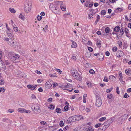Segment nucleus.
<instances>
[{"label":"nucleus","mask_w":131,"mask_h":131,"mask_svg":"<svg viewBox=\"0 0 131 131\" xmlns=\"http://www.w3.org/2000/svg\"><path fill=\"white\" fill-rule=\"evenodd\" d=\"M19 17L23 21L25 19V18L24 16L23 15H22L21 14L19 15Z\"/></svg>","instance_id":"18"},{"label":"nucleus","mask_w":131,"mask_h":131,"mask_svg":"<svg viewBox=\"0 0 131 131\" xmlns=\"http://www.w3.org/2000/svg\"><path fill=\"white\" fill-rule=\"evenodd\" d=\"M31 97L32 99H36V97L35 96L34 94H32V95Z\"/></svg>","instance_id":"62"},{"label":"nucleus","mask_w":131,"mask_h":131,"mask_svg":"<svg viewBox=\"0 0 131 131\" xmlns=\"http://www.w3.org/2000/svg\"><path fill=\"white\" fill-rule=\"evenodd\" d=\"M106 119V117H102L99 120L100 121L102 122V121H104Z\"/></svg>","instance_id":"35"},{"label":"nucleus","mask_w":131,"mask_h":131,"mask_svg":"<svg viewBox=\"0 0 131 131\" xmlns=\"http://www.w3.org/2000/svg\"><path fill=\"white\" fill-rule=\"evenodd\" d=\"M25 109L21 108H19L18 109V111L21 113H24Z\"/></svg>","instance_id":"23"},{"label":"nucleus","mask_w":131,"mask_h":131,"mask_svg":"<svg viewBox=\"0 0 131 131\" xmlns=\"http://www.w3.org/2000/svg\"><path fill=\"white\" fill-rule=\"evenodd\" d=\"M49 8H50L52 10L54 11L57 10L56 7H55L54 5L53 4H50L49 6Z\"/></svg>","instance_id":"9"},{"label":"nucleus","mask_w":131,"mask_h":131,"mask_svg":"<svg viewBox=\"0 0 131 131\" xmlns=\"http://www.w3.org/2000/svg\"><path fill=\"white\" fill-rule=\"evenodd\" d=\"M56 70L58 73H61V72H62V71L60 69H56Z\"/></svg>","instance_id":"60"},{"label":"nucleus","mask_w":131,"mask_h":131,"mask_svg":"<svg viewBox=\"0 0 131 131\" xmlns=\"http://www.w3.org/2000/svg\"><path fill=\"white\" fill-rule=\"evenodd\" d=\"M30 111L28 110H26L25 109L24 110V113H30Z\"/></svg>","instance_id":"51"},{"label":"nucleus","mask_w":131,"mask_h":131,"mask_svg":"<svg viewBox=\"0 0 131 131\" xmlns=\"http://www.w3.org/2000/svg\"><path fill=\"white\" fill-rule=\"evenodd\" d=\"M8 36L10 39L13 38V34L11 33L7 32V33Z\"/></svg>","instance_id":"20"},{"label":"nucleus","mask_w":131,"mask_h":131,"mask_svg":"<svg viewBox=\"0 0 131 131\" xmlns=\"http://www.w3.org/2000/svg\"><path fill=\"white\" fill-rule=\"evenodd\" d=\"M118 77H119V79L123 78L122 74V73H120L119 74Z\"/></svg>","instance_id":"56"},{"label":"nucleus","mask_w":131,"mask_h":131,"mask_svg":"<svg viewBox=\"0 0 131 131\" xmlns=\"http://www.w3.org/2000/svg\"><path fill=\"white\" fill-rule=\"evenodd\" d=\"M4 80L0 78V85H4Z\"/></svg>","instance_id":"27"},{"label":"nucleus","mask_w":131,"mask_h":131,"mask_svg":"<svg viewBox=\"0 0 131 131\" xmlns=\"http://www.w3.org/2000/svg\"><path fill=\"white\" fill-rule=\"evenodd\" d=\"M52 98H50L48 99L47 100V101L49 102H50L52 101Z\"/></svg>","instance_id":"54"},{"label":"nucleus","mask_w":131,"mask_h":131,"mask_svg":"<svg viewBox=\"0 0 131 131\" xmlns=\"http://www.w3.org/2000/svg\"><path fill=\"white\" fill-rule=\"evenodd\" d=\"M117 48L115 46L114 47H113L112 49V50L113 51H116L117 50Z\"/></svg>","instance_id":"47"},{"label":"nucleus","mask_w":131,"mask_h":131,"mask_svg":"<svg viewBox=\"0 0 131 131\" xmlns=\"http://www.w3.org/2000/svg\"><path fill=\"white\" fill-rule=\"evenodd\" d=\"M98 131H103V128H99L98 130Z\"/></svg>","instance_id":"64"},{"label":"nucleus","mask_w":131,"mask_h":131,"mask_svg":"<svg viewBox=\"0 0 131 131\" xmlns=\"http://www.w3.org/2000/svg\"><path fill=\"white\" fill-rule=\"evenodd\" d=\"M113 89V88H110V89H107L106 90V92L107 93H109Z\"/></svg>","instance_id":"46"},{"label":"nucleus","mask_w":131,"mask_h":131,"mask_svg":"<svg viewBox=\"0 0 131 131\" xmlns=\"http://www.w3.org/2000/svg\"><path fill=\"white\" fill-rule=\"evenodd\" d=\"M30 10V8H29V7L28 8L27 7H26L25 8V10L27 13L29 12Z\"/></svg>","instance_id":"30"},{"label":"nucleus","mask_w":131,"mask_h":131,"mask_svg":"<svg viewBox=\"0 0 131 131\" xmlns=\"http://www.w3.org/2000/svg\"><path fill=\"white\" fill-rule=\"evenodd\" d=\"M59 125L61 127H62L64 125V123L62 121H60L59 123Z\"/></svg>","instance_id":"40"},{"label":"nucleus","mask_w":131,"mask_h":131,"mask_svg":"<svg viewBox=\"0 0 131 131\" xmlns=\"http://www.w3.org/2000/svg\"><path fill=\"white\" fill-rule=\"evenodd\" d=\"M125 73L127 75H131V69L128 70V71L127 70H125Z\"/></svg>","instance_id":"19"},{"label":"nucleus","mask_w":131,"mask_h":131,"mask_svg":"<svg viewBox=\"0 0 131 131\" xmlns=\"http://www.w3.org/2000/svg\"><path fill=\"white\" fill-rule=\"evenodd\" d=\"M27 87L28 89H32V90L33 89L34 87L32 85L30 84L28 85Z\"/></svg>","instance_id":"33"},{"label":"nucleus","mask_w":131,"mask_h":131,"mask_svg":"<svg viewBox=\"0 0 131 131\" xmlns=\"http://www.w3.org/2000/svg\"><path fill=\"white\" fill-rule=\"evenodd\" d=\"M31 108L33 113L35 114H38L40 112V107L38 105L36 106L33 108H32V107Z\"/></svg>","instance_id":"3"},{"label":"nucleus","mask_w":131,"mask_h":131,"mask_svg":"<svg viewBox=\"0 0 131 131\" xmlns=\"http://www.w3.org/2000/svg\"><path fill=\"white\" fill-rule=\"evenodd\" d=\"M113 95L111 94H108L107 96V98L109 99H111Z\"/></svg>","instance_id":"38"},{"label":"nucleus","mask_w":131,"mask_h":131,"mask_svg":"<svg viewBox=\"0 0 131 131\" xmlns=\"http://www.w3.org/2000/svg\"><path fill=\"white\" fill-rule=\"evenodd\" d=\"M85 56L87 57H90L91 56V53L90 52H87L85 55Z\"/></svg>","instance_id":"22"},{"label":"nucleus","mask_w":131,"mask_h":131,"mask_svg":"<svg viewBox=\"0 0 131 131\" xmlns=\"http://www.w3.org/2000/svg\"><path fill=\"white\" fill-rule=\"evenodd\" d=\"M123 52L122 51H119L117 52L116 54L117 57H120L121 56L123 55Z\"/></svg>","instance_id":"8"},{"label":"nucleus","mask_w":131,"mask_h":131,"mask_svg":"<svg viewBox=\"0 0 131 131\" xmlns=\"http://www.w3.org/2000/svg\"><path fill=\"white\" fill-rule=\"evenodd\" d=\"M118 44L119 45V47H121L122 46V43L121 41H118Z\"/></svg>","instance_id":"41"},{"label":"nucleus","mask_w":131,"mask_h":131,"mask_svg":"<svg viewBox=\"0 0 131 131\" xmlns=\"http://www.w3.org/2000/svg\"><path fill=\"white\" fill-rule=\"evenodd\" d=\"M77 46V45L76 43L74 41H72V44L71 45V47L72 48H75Z\"/></svg>","instance_id":"13"},{"label":"nucleus","mask_w":131,"mask_h":131,"mask_svg":"<svg viewBox=\"0 0 131 131\" xmlns=\"http://www.w3.org/2000/svg\"><path fill=\"white\" fill-rule=\"evenodd\" d=\"M97 97L95 105L98 107H99L102 104V100L100 97L97 96Z\"/></svg>","instance_id":"4"},{"label":"nucleus","mask_w":131,"mask_h":131,"mask_svg":"<svg viewBox=\"0 0 131 131\" xmlns=\"http://www.w3.org/2000/svg\"><path fill=\"white\" fill-rule=\"evenodd\" d=\"M8 120V119L6 118H4L2 119V121L3 122H5Z\"/></svg>","instance_id":"63"},{"label":"nucleus","mask_w":131,"mask_h":131,"mask_svg":"<svg viewBox=\"0 0 131 131\" xmlns=\"http://www.w3.org/2000/svg\"><path fill=\"white\" fill-rule=\"evenodd\" d=\"M13 29L15 32L18 31V28L17 27H13Z\"/></svg>","instance_id":"49"},{"label":"nucleus","mask_w":131,"mask_h":131,"mask_svg":"<svg viewBox=\"0 0 131 131\" xmlns=\"http://www.w3.org/2000/svg\"><path fill=\"white\" fill-rule=\"evenodd\" d=\"M73 77L75 79L80 81H81L82 80L81 77L78 73V74H76L75 75H74Z\"/></svg>","instance_id":"7"},{"label":"nucleus","mask_w":131,"mask_h":131,"mask_svg":"<svg viewBox=\"0 0 131 131\" xmlns=\"http://www.w3.org/2000/svg\"><path fill=\"white\" fill-rule=\"evenodd\" d=\"M106 13V12L105 10H102L101 12V14L102 15H104Z\"/></svg>","instance_id":"43"},{"label":"nucleus","mask_w":131,"mask_h":131,"mask_svg":"<svg viewBox=\"0 0 131 131\" xmlns=\"http://www.w3.org/2000/svg\"><path fill=\"white\" fill-rule=\"evenodd\" d=\"M109 78L110 79L113 81L116 79V78L114 76L111 75L109 76Z\"/></svg>","instance_id":"14"},{"label":"nucleus","mask_w":131,"mask_h":131,"mask_svg":"<svg viewBox=\"0 0 131 131\" xmlns=\"http://www.w3.org/2000/svg\"><path fill=\"white\" fill-rule=\"evenodd\" d=\"M9 57L13 62H15V61L16 60H17L19 59V56L18 54H16L13 53H10L9 56Z\"/></svg>","instance_id":"2"},{"label":"nucleus","mask_w":131,"mask_h":131,"mask_svg":"<svg viewBox=\"0 0 131 131\" xmlns=\"http://www.w3.org/2000/svg\"><path fill=\"white\" fill-rule=\"evenodd\" d=\"M56 112L59 113H61V109L59 108H57L56 109Z\"/></svg>","instance_id":"32"},{"label":"nucleus","mask_w":131,"mask_h":131,"mask_svg":"<svg viewBox=\"0 0 131 131\" xmlns=\"http://www.w3.org/2000/svg\"><path fill=\"white\" fill-rule=\"evenodd\" d=\"M69 128L68 126H66L63 129L64 131H66V130H68L69 129Z\"/></svg>","instance_id":"37"},{"label":"nucleus","mask_w":131,"mask_h":131,"mask_svg":"<svg viewBox=\"0 0 131 131\" xmlns=\"http://www.w3.org/2000/svg\"><path fill=\"white\" fill-rule=\"evenodd\" d=\"M56 74L55 73H54L53 74H50V76L51 77H57V76L56 75Z\"/></svg>","instance_id":"29"},{"label":"nucleus","mask_w":131,"mask_h":131,"mask_svg":"<svg viewBox=\"0 0 131 131\" xmlns=\"http://www.w3.org/2000/svg\"><path fill=\"white\" fill-rule=\"evenodd\" d=\"M99 56H100L101 57H98L99 58V60H100L102 61L104 59V56L103 55V54L102 53H101V54H100V55H99Z\"/></svg>","instance_id":"16"},{"label":"nucleus","mask_w":131,"mask_h":131,"mask_svg":"<svg viewBox=\"0 0 131 131\" xmlns=\"http://www.w3.org/2000/svg\"><path fill=\"white\" fill-rule=\"evenodd\" d=\"M94 129L91 126L88 128L87 131H94Z\"/></svg>","instance_id":"28"},{"label":"nucleus","mask_w":131,"mask_h":131,"mask_svg":"<svg viewBox=\"0 0 131 131\" xmlns=\"http://www.w3.org/2000/svg\"><path fill=\"white\" fill-rule=\"evenodd\" d=\"M42 17L38 15L37 17V19L38 20H40L42 18Z\"/></svg>","instance_id":"36"},{"label":"nucleus","mask_w":131,"mask_h":131,"mask_svg":"<svg viewBox=\"0 0 131 131\" xmlns=\"http://www.w3.org/2000/svg\"><path fill=\"white\" fill-rule=\"evenodd\" d=\"M64 109L65 111H68V105H67L64 107Z\"/></svg>","instance_id":"42"},{"label":"nucleus","mask_w":131,"mask_h":131,"mask_svg":"<svg viewBox=\"0 0 131 131\" xmlns=\"http://www.w3.org/2000/svg\"><path fill=\"white\" fill-rule=\"evenodd\" d=\"M81 115H75L68 118L67 121L69 123L71 122H75L81 119Z\"/></svg>","instance_id":"1"},{"label":"nucleus","mask_w":131,"mask_h":131,"mask_svg":"<svg viewBox=\"0 0 131 131\" xmlns=\"http://www.w3.org/2000/svg\"><path fill=\"white\" fill-rule=\"evenodd\" d=\"M116 92L118 94H119V88L118 87H117L116 88Z\"/></svg>","instance_id":"59"},{"label":"nucleus","mask_w":131,"mask_h":131,"mask_svg":"<svg viewBox=\"0 0 131 131\" xmlns=\"http://www.w3.org/2000/svg\"><path fill=\"white\" fill-rule=\"evenodd\" d=\"M116 11L117 10L118 11H119L120 12H121L122 10V9L120 8H117L116 9Z\"/></svg>","instance_id":"53"},{"label":"nucleus","mask_w":131,"mask_h":131,"mask_svg":"<svg viewBox=\"0 0 131 131\" xmlns=\"http://www.w3.org/2000/svg\"><path fill=\"white\" fill-rule=\"evenodd\" d=\"M9 10L10 12L12 13H14L16 12L15 10L13 8H10L9 9Z\"/></svg>","instance_id":"24"},{"label":"nucleus","mask_w":131,"mask_h":131,"mask_svg":"<svg viewBox=\"0 0 131 131\" xmlns=\"http://www.w3.org/2000/svg\"><path fill=\"white\" fill-rule=\"evenodd\" d=\"M124 30V28L122 27L120 30V32L122 33V35H123L124 33L123 30Z\"/></svg>","instance_id":"31"},{"label":"nucleus","mask_w":131,"mask_h":131,"mask_svg":"<svg viewBox=\"0 0 131 131\" xmlns=\"http://www.w3.org/2000/svg\"><path fill=\"white\" fill-rule=\"evenodd\" d=\"M71 73L72 76L73 77H74V75H75L76 74H78V73L77 71V70L74 69L71 70Z\"/></svg>","instance_id":"10"},{"label":"nucleus","mask_w":131,"mask_h":131,"mask_svg":"<svg viewBox=\"0 0 131 131\" xmlns=\"http://www.w3.org/2000/svg\"><path fill=\"white\" fill-rule=\"evenodd\" d=\"M110 30V28L108 27H107L105 29V31L106 33H108L109 32Z\"/></svg>","instance_id":"26"},{"label":"nucleus","mask_w":131,"mask_h":131,"mask_svg":"<svg viewBox=\"0 0 131 131\" xmlns=\"http://www.w3.org/2000/svg\"><path fill=\"white\" fill-rule=\"evenodd\" d=\"M101 41L99 39H98L97 40L96 45L99 48H100L101 47V43H100Z\"/></svg>","instance_id":"12"},{"label":"nucleus","mask_w":131,"mask_h":131,"mask_svg":"<svg viewBox=\"0 0 131 131\" xmlns=\"http://www.w3.org/2000/svg\"><path fill=\"white\" fill-rule=\"evenodd\" d=\"M62 87L63 89H66L67 88H68L70 89H71L72 88V84H71L68 83L62 85Z\"/></svg>","instance_id":"6"},{"label":"nucleus","mask_w":131,"mask_h":131,"mask_svg":"<svg viewBox=\"0 0 131 131\" xmlns=\"http://www.w3.org/2000/svg\"><path fill=\"white\" fill-rule=\"evenodd\" d=\"M96 12L95 11L94 9H92L91 11H90V13L91 14V15H92V16H93V15L95 14Z\"/></svg>","instance_id":"25"},{"label":"nucleus","mask_w":131,"mask_h":131,"mask_svg":"<svg viewBox=\"0 0 131 131\" xmlns=\"http://www.w3.org/2000/svg\"><path fill=\"white\" fill-rule=\"evenodd\" d=\"M93 16H92V15H91V14H89L88 15V18L89 19H91L92 18H93V17H92Z\"/></svg>","instance_id":"57"},{"label":"nucleus","mask_w":131,"mask_h":131,"mask_svg":"<svg viewBox=\"0 0 131 131\" xmlns=\"http://www.w3.org/2000/svg\"><path fill=\"white\" fill-rule=\"evenodd\" d=\"M120 29V28L118 26H117L114 28V31L116 32H118Z\"/></svg>","instance_id":"17"},{"label":"nucleus","mask_w":131,"mask_h":131,"mask_svg":"<svg viewBox=\"0 0 131 131\" xmlns=\"http://www.w3.org/2000/svg\"><path fill=\"white\" fill-rule=\"evenodd\" d=\"M104 127L105 128H107L110 125L109 123H107V122L106 121L104 123Z\"/></svg>","instance_id":"21"},{"label":"nucleus","mask_w":131,"mask_h":131,"mask_svg":"<svg viewBox=\"0 0 131 131\" xmlns=\"http://www.w3.org/2000/svg\"><path fill=\"white\" fill-rule=\"evenodd\" d=\"M114 117H112L106 121L110 125L113 121L114 120Z\"/></svg>","instance_id":"11"},{"label":"nucleus","mask_w":131,"mask_h":131,"mask_svg":"<svg viewBox=\"0 0 131 131\" xmlns=\"http://www.w3.org/2000/svg\"><path fill=\"white\" fill-rule=\"evenodd\" d=\"M71 59H73L75 60L76 59V56H75L74 55H73L72 56V57L71 58Z\"/></svg>","instance_id":"55"},{"label":"nucleus","mask_w":131,"mask_h":131,"mask_svg":"<svg viewBox=\"0 0 131 131\" xmlns=\"http://www.w3.org/2000/svg\"><path fill=\"white\" fill-rule=\"evenodd\" d=\"M88 49L89 51L92 52L93 51V49L91 47H89L88 48Z\"/></svg>","instance_id":"58"},{"label":"nucleus","mask_w":131,"mask_h":131,"mask_svg":"<svg viewBox=\"0 0 131 131\" xmlns=\"http://www.w3.org/2000/svg\"><path fill=\"white\" fill-rule=\"evenodd\" d=\"M53 84V82L51 80H49L46 83L45 86L48 88H50Z\"/></svg>","instance_id":"5"},{"label":"nucleus","mask_w":131,"mask_h":131,"mask_svg":"<svg viewBox=\"0 0 131 131\" xmlns=\"http://www.w3.org/2000/svg\"><path fill=\"white\" fill-rule=\"evenodd\" d=\"M61 9L63 11H65L66 10V6L64 5H61L60 6Z\"/></svg>","instance_id":"15"},{"label":"nucleus","mask_w":131,"mask_h":131,"mask_svg":"<svg viewBox=\"0 0 131 131\" xmlns=\"http://www.w3.org/2000/svg\"><path fill=\"white\" fill-rule=\"evenodd\" d=\"M49 108L50 109L53 110L54 108V106L52 105H50L49 107Z\"/></svg>","instance_id":"48"},{"label":"nucleus","mask_w":131,"mask_h":131,"mask_svg":"<svg viewBox=\"0 0 131 131\" xmlns=\"http://www.w3.org/2000/svg\"><path fill=\"white\" fill-rule=\"evenodd\" d=\"M87 128H86L85 127H83L82 128V129L84 131H87Z\"/></svg>","instance_id":"61"},{"label":"nucleus","mask_w":131,"mask_h":131,"mask_svg":"<svg viewBox=\"0 0 131 131\" xmlns=\"http://www.w3.org/2000/svg\"><path fill=\"white\" fill-rule=\"evenodd\" d=\"M101 125V124L100 123H98L96 124L95 126V127L96 128H97L100 127Z\"/></svg>","instance_id":"45"},{"label":"nucleus","mask_w":131,"mask_h":131,"mask_svg":"<svg viewBox=\"0 0 131 131\" xmlns=\"http://www.w3.org/2000/svg\"><path fill=\"white\" fill-rule=\"evenodd\" d=\"M86 83L89 87H91L92 86V84L91 83L87 82Z\"/></svg>","instance_id":"34"},{"label":"nucleus","mask_w":131,"mask_h":131,"mask_svg":"<svg viewBox=\"0 0 131 131\" xmlns=\"http://www.w3.org/2000/svg\"><path fill=\"white\" fill-rule=\"evenodd\" d=\"M4 88H0V93L1 92H4L5 90H4Z\"/></svg>","instance_id":"39"},{"label":"nucleus","mask_w":131,"mask_h":131,"mask_svg":"<svg viewBox=\"0 0 131 131\" xmlns=\"http://www.w3.org/2000/svg\"><path fill=\"white\" fill-rule=\"evenodd\" d=\"M53 87L55 88L56 86H57L58 85V84L57 83H53Z\"/></svg>","instance_id":"52"},{"label":"nucleus","mask_w":131,"mask_h":131,"mask_svg":"<svg viewBox=\"0 0 131 131\" xmlns=\"http://www.w3.org/2000/svg\"><path fill=\"white\" fill-rule=\"evenodd\" d=\"M89 72L92 74H93L95 73L94 71L92 69H91L89 71Z\"/></svg>","instance_id":"44"},{"label":"nucleus","mask_w":131,"mask_h":131,"mask_svg":"<svg viewBox=\"0 0 131 131\" xmlns=\"http://www.w3.org/2000/svg\"><path fill=\"white\" fill-rule=\"evenodd\" d=\"M103 81L105 82H107L108 81V79L106 77H105L104 79L103 80Z\"/></svg>","instance_id":"50"}]
</instances>
